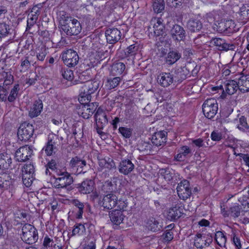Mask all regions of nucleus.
<instances>
[{
	"label": "nucleus",
	"instance_id": "1",
	"mask_svg": "<svg viewBox=\"0 0 249 249\" xmlns=\"http://www.w3.org/2000/svg\"><path fill=\"white\" fill-rule=\"evenodd\" d=\"M57 18L60 28L67 35H77L81 32L82 26L77 19L69 16L63 11L57 14Z\"/></svg>",
	"mask_w": 249,
	"mask_h": 249
},
{
	"label": "nucleus",
	"instance_id": "2",
	"mask_svg": "<svg viewBox=\"0 0 249 249\" xmlns=\"http://www.w3.org/2000/svg\"><path fill=\"white\" fill-rule=\"evenodd\" d=\"M99 83L97 81H87L82 87L81 92L78 98L80 103L86 101L89 102L91 100V95L94 93L99 88Z\"/></svg>",
	"mask_w": 249,
	"mask_h": 249
},
{
	"label": "nucleus",
	"instance_id": "3",
	"mask_svg": "<svg viewBox=\"0 0 249 249\" xmlns=\"http://www.w3.org/2000/svg\"><path fill=\"white\" fill-rule=\"evenodd\" d=\"M57 177H54L51 179V183L54 187L64 188L72 183V178L64 168L62 171H57Z\"/></svg>",
	"mask_w": 249,
	"mask_h": 249
},
{
	"label": "nucleus",
	"instance_id": "4",
	"mask_svg": "<svg viewBox=\"0 0 249 249\" xmlns=\"http://www.w3.org/2000/svg\"><path fill=\"white\" fill-rule=\"evenodd\" d=\"M21 239L28 244L36 243L38 240V233L36 229L31 224H25L22 228Z\"/></svg>",
	"mask_w": 249,
	"mask_h": 249
},
{
	"label": "nucleus",
	"instance_id": "5",
	"mask_svg": "<svg viewBox=\"0 0 249 249\" xmlns=\"http://www.w3.org/2000/svg\"><path fill=\"white\" fill-rule=\"evenodd\" d=\"M202 110L204 115L208 119L213 118L218 110V104L214 98L206 100L203 104Z\"/></svg>",
	"mask_w": 249,
	"mask_h": 249
},
{
	"label": "nucleus",
	"instance_id": "6",
	"mask_svg": "<svg viewBox=\"0 0 249 249\" xmlns=\"http://www.w3.org/2000/svg\"><path fill=\"white\" fill-rule=\"evenodd\" d=\"M35 167L33 164L28 163L24 165L22 169L23 183L27 187L32 185L35 178Z\"/></svg>",
	"mask_w": 249,
	"mask_h": 249
},
{
	"label": "nucleus",
	"instance_id": "7",
	"mask_svg": "<svg viewBox=\"0 0 249 249\" xmlns=\"http://www.w3.org/2000/svg\"><path fill=\"white\" fill-rule=\"evenodd\" d=\"M62 59L64 63L69 67L76 66L79 61L77 52L72 49H68L62 53Z\"/></svg>",
	"mask_w": 249,
	"mask_h": 249
},
{
	"label": "nucleus",
	"instance_id": "8",
	"mask_svg": "<svg viewBox=\"0 0 249 249\" xmlns=\"http://www.w3.org/2000/svg\"><path fill=\"white\" fill-rule=\"evenodd\" d=\"M16 168V165L13 163L10 154L6 152L0 153V170L7 173Z\"/></svg>",
	"mask_w": 249,
	"mask_h": 249
},
{
	"label": "nucleus",
	"instance_id": "9",
	"mask_svg": "<svg viewBox=\"0 0 249 249\" xmlns=\"http://www.w3.org/2000/svg\"><path fill=\"white\" fill-rule=\"evenodd\" d=\"M80 103L81 105L77 108L78 114L84 119H89L95 111L96 106L93 103L86 101Z\"/></svg>",
	"mask_w": 249,
	"mask_h": 249
},
{
	"label": "nucleus",
	"instance_id": "10",
	"mask_svg": "<svg viewBox=\"0 0 249 249\" xmlns=\"http://www.w3.org/2000/svg\"><path fill=\"white\" fill-rule=\"evenodd\" d=\"M33 133L34 127L32 124L26 123L22 124L18 129V139L22 141H27L32 137Z\"/></svg>",
	"mask_w": 249,
	"mask_h": 249
},
{
	"label": "nucleus",
	"instance_id": "11",
	"mask_svg": "<svg viewBox=\"0 0 249 249\" xmlns=\"http://www.w3.org/2000/svg\"><path fill=\"white\" fill-rule=\"evenodd\" d=\"M117 203L118 197L116 195L110 193L104 196L100 205L104 209L111 210L116 207Z\"/></svg>",
	"mask_w": 249,
	"mask_h": 249
},
{
	"label": "nucleus",
	"instance_id": "12",
	"mask_svg": "<svg viewBox=\"0 0 249 249\" xmlns=\"http://www.w3.org/2000/svg\"><path fill=\"white\" fill-rule=\"evenodd\" d=\"M32 152V149L28 145L21 146L15 152V160L18 162H24L29 159Z\"/></svg>",
	"mask_w": 249,
	"mask_h": 249
},
{
	"label": "nucleus",
	"instance_id": "13",
	"mask_svg": "<svg viewBox=\"0 0 249 249\" xmlns=\"http://www.w3.org/2000/svg\"><path fill=\"white\" fill-rule=\"evenodd\" d=\"M177 190L179 198L184 200L188 198L191 194L189 182L187 180L181 181L178 184Z\"/></svg>",
	"mask_w": 249,
	"mask_h": 249
},
{
	"label": "nucleus",
	"instance_id": "14",
	"mask_svg": "<svg viewBox=\"0 0 249 249\" xmlns=\"http://www.w3.org/2000/svg\"><path fill=\"white\" fill-rule=\"evenodd\" d=\"M212 237L209 234L198 233L195 237L194 245L197 248L208 246L212 242Z\"/></svg>",
	"mask_w": 249,
	"mask_h": 249
},
{
	"label": "nucleus",
	"instance_id": "15",
	"mask_svg": "<svg viewBox=\"0 0 249 249\" xmlns=\"http://www.w3.org/2000/svg\"><path fill=\"white\" fill-rule=\"evenodd\" d=\"M106 37L107 41L110 44H114L118 42L121 37V31L117 28H109L106 30Z\"/></svg>",
	"mask_w": 249,
	"mask_h": 249
},
{
	"label": "nucleus",
	"instance_id": "16",
	"mask_svg": "<svg viewBox=\"0 0 249 249\" xmlns=\"http://www.w3.org/2000/svg\"><path fill=\"white\" fill-rule=\"evenodd\" d=\"M95 120L97 129H102L108 122L106 112L100 108H98L95 114Z\"/></svg>",
	"mask_w": 249,
	"mask_h": 249
},
{
	"label": "nucleus",
	"instance_id": "17",
	"mask_svg": "<svg viewBox=\"0 0 249 249\" xmlns=\"http://www.w3.org/2000/svg\"><path fill=\"white\" fill-rule=\"evenodd\" d=\"M174 77L170 72H161L157 77L158 83L163 87H168L174 82Z\"/></svg>",
	"mask_w": 249,
	"mask_h": 249
},
{
	"label": "nucleus",
	"instance_id": "18",
	"mask_svg": "<svg viewBox=\"0 0 249 249\" xmlns=\"http://www.w3.org/2000/svg\"><path fill=\"white\" fill-rule=\"evenodd\" d=\"M153 31L156 36H162L164 33V26L163 20L161 18H154L151 21Z\"/></svg>",
	"mask_w": 249,
	"mask_h": 249
},
{
	"label": "nucleus",
	"instance_id": "19",
	"mask_svg": "<svg viewBox=\"0 0 249 249\" xmlns=\"http://www.w3.org/2000/svg\"><path fill=\"white\" fill-rule=\"evenodd\" d=\"M182 213V209L179 205H175L167 210L166 217L168 220L172 221L179 218Z\"/></svg>",
	"mask_w": 249,
	"mask_h": 249
},
{
	"label": "nucleus",
	"instance_id": "20",
	"mask_svg": "<svg viewBox=\"0 0 249 249\" xmlns=\"http://www.w3.org/2000/svg\"><path fill=\"white\" fill-rule=\"evenodd\" d=\"M212 43L216 47L218 50L220 51H228L234 50L235 49V45L233 44H228L224 40L220 38H213Z\"/></svg>",
	"mask_w": 249,
	"mask_h": 249
},
{
	"label": "nucleus",
	"instance_id": "21",
	"mask_svg": "<svg viewBox=\"0 0 249 249\" xmlns=\"http://www.w3.org/2000/svg\"><path fill=\"white\" fill-rule=\"evenodd\" d=\"M167 133L164 131H160L155 133L152 137V143L157 146L164 145L167 140Z\"/></svg>",
	"mask_w": 249,
	"mask_h": 249
},
{
	"label": "nucleus",
	"instance_id": "22",
	"mask_svg": "<svg viewBox=\"0 0 249 249\" xmlns=\"http://www.w3.org/2000/svg\"><path fill=\"white\" fill-rule=\"evenodd\" d=\"M98 163L101 170H104L107 172L113 169H115V164L113 160L108 157L99 158Z\"/></svg>",
	"mask_w": 249,
	"mask_h": 249
},
{
	"label": "nucleus",
	"instance_id": "23",
	"mask_svg": "<svg viewBox=\"0 0 249 249\" xmlns=\"http://www.w3.org/2000/svg\"><path fill=\"white\" fill-rule=\"evenodd\" d=\"M70 165L73 171H75L78 174L83 172L84 167L86 165V162L85 160L76 157L71 159Z\"/></svg>",
	"mask_w": 249,
	"mask_h": 249
},
{
	"label": "nucleus",
	"instance_id": "24",
	"mask_svg": "<svg viewBox=\"0 0 249 249\" xmlns=\"http://www.w3.org/2000/svg\"><path fill=\"white\" fill-rule=\"evenodd\" d=\"M172 37L178 41L182 40L185 36V31L180 26L174 25L170 31Z\"/></svg>",
	"mask_w": 249,
	"mask_h": 249
},
{
	"label": "nucleus",
	"instance_id": "25",
	"mask_svg": "<svg viewBox=\"0 0 249 249\" xmlns=\"http://www.w3.org/2000/svg\"><path fill=\"white\" fill-rule=\"evenodd\" d=\"M120 180L118 178H113L105 182L103 187L107 191H116L120 189Z\"/></svg>",
	"mask_w": 249,
	"mask_h": 249
},
{
	"label": "nucleus",
	"instance_id": "26",
	"mask_svg": "<svg viewBox=\"0 0 249 249\" xmlns=\"http://www.w3.org/2000/svg\"><path fill=\"white\" fill-rule=\"evenodd\" d=\"M94 182L93 180L87 179L83 181L78 187L80 192L84 194H89L94 189Z\"/></svg>",
	"mask_w": 249,
	"mask_h": 249
},
{
	"label": "nucleus",
	"instance_id": "27",
	"mask_svg": "<svg viewBox=\"0 0 249 249\" xmlns=\"http://www.w3.org/2000/svg\"><path fill=\"white\" fill-rule=\"evenodd\" d=\"M134 168V165L129 160H122L120 163L119 172L124 175H127L130 173Z\"/></svg>",
	"mask_w": 249,
	"mask_h": 249
},
{
	"label": "nucleus",
	"instance_id": "28",
	"mask_svg": "<svg viewBox=\"0 0 249 249\" xmlns=\"http://www.w3.org/2000/svg\"><path fill=\"white\" fill-rule=\"evenodd\" d=\"M221 213L224 217L230 215L234 218L238 217L241 213V208L239 205L234 204L231 208L229 212L225 210L221 207Z\"/></svg>",
	"mask_w": 249,
	"mask_h": 249
},
{
	"label": "nucleus",
	"instance_id": "29",
	"mask_svg": "<svg viewBox=\"0 0 249 249\" xmlns=\"http://www.w3.org/2000/svg\"><path fill=\"white\" fill-rule=\"evenodd\" d=\"M237 82L239 90L242 92L249 91V75H242Z\"/></svg>",
	"mask_w": 249,
	"mask_h": 249
},
{
	"label": "nucleus",
	"instance_id": "30",
	"mask_svg": "<svg viewBox=\"0 0 249 249\" xmlns=\"http://www.w3.org/2000/svg\"><path fill=\"white\" fill-rule=\"evenodd\" d=\"M43 108L42 102L40 100H36L35 102L29 111V116L31 118H34L38 116L42 111Z\"/></svg>",
	"mask_w": 249,
	"mask_h": 249
},
{
	"label": "nucleus",
	"instance_id": "31",
	"mask_svg": "<svg viewBox=\"0 0 249 249\" xmlns=\"http://www.w3.org/2000/svg\"><path fill=\"white\" fill-rule=\"evenodd\" d=\"M72 203L75 207L72 213H74V215L76 218H82L84 207L83 203L77 199L72 200Z\"/></svg>",
	"mask_w": 249,
	"mask_h": 249
},
{
	"label": "nucleus",
	"instance_id": "32",
	"mask_svg": "<svg viewBox=\"0 0 249 249\" xmlns=\"http://www.w3.org/2000/svg\"><path fill=\"white\" fill-rule=\"evenodd\" d=\"M145 226L148 230L153 232L158 231L161 229L159 222L154 217H150L147 220Z\"/></svg>",
	"mask_w": 249,
	"mask_h": 249
},
{
	"label": "nucleus",
	"instance_id": "33",
	"mask_svg": "<svg viewBox=\"0 0 249 249\" xmlns=\"http://www.w3.org/2000/svg\"><path fill=\"white\" fill-rule=\"evenodd\" d=\"M111 221L116 225L120 224L124 220V216L121 211H112L109 214Z\"/></svg>",
	"mask_w": 249,
	"mask_h": 249
},
{
	"label": "nucleus",
	"instance_id": "34",
	"mask_svg": "<svg viewBox=\"0 0 249 249\" xmlns=\"http://www.w3.org/2000/svg\"><path fill=\"white\" fill-rule=\"evenodd\" d=\"M202 27L201 22L197 19H190L187 23V28L191 32L199 31Z\"/></svg>",
	"mask_w": 249,
	"mask_h": 249
},
{
	"label": "nucleus",
	"instance_id": "35",
	"mask_svg": "<svg viewBox=\"0 0 249 249\" xmlns=\"http://www.w3.org/2000/svg\"><path fill=\"white\" fill-rule=\"evenodd\" d=\"M225 90L229 94H234L238 89L237 82L235 80H228L225 83Z\"/></svg>",
	"mask_w": 249,
	"mask_h": 249
},
{
	"label": "nucleus",
	"instance_id": "36",
	"mask_svg": "<svg viewBox=\"0 0 249 249\" xmlns=\"http://www.w3.org/2000/svg\"><path fill=\"white\" fill-rule=\"evenodd\" d=\"M181 57L180 53L176 51H171L168 53L166 57V63L168 65H172L176 62Z\"/></svg>",
	"mask_w": 249,
	"mask_h": 249
},
{
	"label": "nucleus",
	"instance_id": "37",
	"mask_svg": "<svg viewBox=\"0 0 249 249\" xmlns=\"http://www.w3.org/2000/svg\"><path fill=\"white\" fill-rule=\"evenodd\" d=\"M178 153L175 157L177 161H183L191 152L190 149L187 146H183L178 150Z\"/></svg>",
	"mask_w": 249,
	"mask_h": 249
},
{
	"label": "nucleus",
	"instance_id": "38",
	"mask_svg": "<svg viewBox=\"0 0 249 249\" xmlns=\"http://www.w3.org/2000/svg\"><path fill=\"white\" fill-rule=\"evenodd\" d=\"M63 168H60L59 165L57 164L54 160H52L49 162L46 166V174H50L49 169L51 170L56 175L58 174L57 171H62Z\"/></svg>",
	"mask_w": 249,
	"mask_h": 249
},
{
	"label": "nucleus",
	"instance_id": "39",
	"mask_svg": "<svg viewBox=\"0 0 249 249\" xmlns=\"http://www.w3.org/2000/svg\"><path fill=\"white\" fill-rule=\"evenodd\" d=\"M125 69V65L122 62H117L113 64L111 67V72L113 75H120Z\"/></svg>",
	"mask_w": 249,
	"mask_h": 249
},
{
	"label": "nucleus",
	"instance_id": "40",
	"mask_svg": "<svg viewBox=\"0 0 249 249\" xmlns=\"http://www.w3.org/2000/svg\"><path fill=\"white\" fill-rule=\"evenodd\" d=\"M215 240L221 247H225L227 242V238L225 234L221 231H217L215 234Z\"/></svg>",
	"mask_w": 249,
	"mask_h": 249
},
{
	"label": "nucleus",
	"instance_id": "41",
	"mask_svg": "<svg viewBox=\"0 0 249 249\" xmlns=\"http://www.w3.org/2000/svg\"><path fill=\"white\" fill-rule=\"evenodd\" d=\"M152 7L154 11L156 13H161L165 8L164 0H153Z\"/></svg>",
	"mask_w": 249,
	"mask_h": 249
},
{
	"label": "nucleus",
	"instance_id": "42",
	"mask_svg": "<svg viewBox=\"0 0 249 249\" xmlns=\"http://www.w3.org/2000/svg\"><path fill=\"white\" fill-rule=\"evenodd\" d=\"M14 180L12 178L5 180L1 183H0V192L2 193L6 190L10 192L13 188Z\"/></svg>",
	"mask_w": 249,
	"mask_h": 249
},
{
	"label": "nucleus",
	"instance_id": "43",
	"mask_svg": "<svg viewBox=\"0 0 249 249\" xmlns=\"http://www.w3.org/2000/svg\"><path fill=\"white\" fill-rule=\"evenodd\" d=\"M55 242L53 238L48 236H45L43 239L42 247L45 249H52L55 246Z\"/></svg>",
	"mask_w": 249,
	"mask_h": 249
},
{
	"label": "nucleus",
	"instance_id": "44",
	"mask_svg": "<svg viewBox=\"0 0 249 249\" xmlns=\"http://www.w3.org/2000/svg\"><path fill=\"white\" fill-rule=\"evenodd\" d=\"M55 149L54 142H53L52 138L49 136L48 142L44 148L45 153L48 156H51L53 154Z\"/></svg>",
	"mask_w": 249,
	"mask_h": 249
},
{
	"label": "nucleus",
	"instance_id": "45",
	"mask_svg": "<svg viewBox=\"0 0 249 249\" xmlns=\"http://www.w3.org/2000/svg\"><path fill=\"white\" fill-rule=\"evenodd\" d=\"M120 81L121 78L119 77H114L112 79H109L107 81L106 86L109 89H114L119 85Z\"/></svg>",
	"mask_w": 249,
	"mask_h": 249
},
{
	"label": "nucleus",
	"instance_id": "46",
	"mask_svg": "<svg viewBox=\"0 0 249 249\" xmlns=\"http://www.w3.org/2000/svg\"><path fill=\"white\" fill-rule=\"evenodd\" d=\"M47 54V51L44 47L38 48L36 50V57L39 61H43Z\"/></svg>",
	"mask_w": 249,
	"mask_h": 249
},
{
	"label": "nucleus",
	"instance_id": "47",
	"mask_svg": "<svg viewBox=\"0 0 249 249\" xmlns=\"http://www.w3.org/2000/svg\"><path fill=\"white\" fill-rule=\"evenodd\" d=\"M209 139H208L207 142L204 141L201 138H198L196 139L193 140L192 143L196 147H207L209 146L208 142Z\"/></svg>",
	"mask_w": 249,
	"mask_h": 249
},
{
	"label": "nucleus",
	"instance_id": "48",
	"mask_svg": "<svg viewBox=\"0 0 249 249\" xmlns=\"http://www.w3.org/2000/svg\"><path fill=\"white\" fill-rule=\"evenodd\" d=\"M88 60L90 61V64L88 63V65L91 66H94L96 64L99 60V56L96 52H92L88 56Z\"/></svg>",
	"mask_w": 249,
	"mask_h": 249
},
{
	"label": "nucleus",
	"instance_id": "49",
	"mask_svg": "<svg viewBox=\"0 0 249 249\" xmlns=\"http://www.w3.org/2000/svg\"><path fill=\"white\" fill-rule=\"evenodd\" d=\"M18 90L19 85L18 84L15 85L13 88L11 89L10 94L8 97V100L9 102H13L16 99Z\"/></svg>",
	"mask_w": 249,
	"mask_h": 249
},
{
	"label": "nucleus",
	"instance_id": "50",
	"mask_svg": "<svg viewBox=\"0 0 249 249\" xmlns=\"http://www.w3.org/2000/svg\"><path fill=\"white\" fill-rule=\"evenodd\" d=\"M128 203L127 199L125 198H122L119 200L118 199V203L116 207L118 209L120 210L119 211H125L128 206Z\"/></svg>",
	"mask_w": 249,
	"mask_h": 249
},
{
	"label": "nucleus",
	"instance_id": "51",
	"mask_svg": "<svg viewBox=\"0 0 249 249\" xmlns=\"http://www.w3.org/2000/svg\"><path fill=\"white\" fill-rule=\"evenodd\" d=\"M119 132L124 137L129 138L132 135V130L127 127H120L119 128Z\"/></svg>",
	"mask_w": 249,
	"mask_h": 249
},
{
	"label": "nucleus",
	"instance_id": "52",
	"mask_svg": "<svg viewBox=\"0 0 249 249\" xmlns=\"http://www.w3.org/2000/svg\"><path fill=\"white\" fill-rule=\"evenodd\" d=\"M63 77L68 81H71L73 78V71L69 69L64 70L62 71Z\"/></svg>",
	"mask_w": 249,
	"mask_h": 249
},
{
	"label": "nucleus",
	"instance_id": "53",
	"mask_svg": "<svg viewBox=\"0 0 249 249\" xmlns=\"http://www.w3.org/2000/svg\"><path fill=\"white\" fill-rule=\"evenodd\" d=\"M85 230V227L81 224L75 225L72 230V235H79Z\"/></svg>",
	"mask_w": 249,
	"mask_h": 249
},
{
	"label": "nucleus",
	"instance_id": "54",
	"mask_svg": "<svg viewBox=\"0 0 249 249\" xmlns=\"http://www.w3.org/2000/svg\"><path fill=\"white\" fill-rule=\"evenodd\" d=\"M38 18L35 15H33L31 14H29L28 15V19H27V27L30 28L31 26H32L37 20Z\"/></svg>",
	"mask_w": 249,
	"mask_h": 249
},
{
	"label": "nucleus",
	"instance_id": "55",
	"mask_svg": "<svg viewBox=\"0 0 249 249\" xmlns=\"http://www.w3.org/2000/svg\"><path fill=\"white\" fill-rule=\"evenodd\" d=\"M30 67V62L29 60L26 58L24 59L21 60L20 67L21 72L26 71Z\"/></svg>",
	"mask_w": 249,
	"mask_h": 249
},
{
	"label": "nucleus",
	"instance_id": "56",
	"mask_svg": "<svg viewBox=\"0 0 249 249\" xmlns=\"http://www.w3.org/2000/svg\"><path fill=\"white\" fill-rule=\"evenodd\" d=\"M160 174L167 181H170L173 178V174L169 170L161 169Z\"/></svg>",
	"mask_w": 249,
	"mask_h": 249
},
{
	"label": "nucleus",
	"instance_id": "57",
	"mask_svg": "<svg viewBox=\"0 0 249 249\" xmlns=\"http://www.w3.org/2000/svg\"><path fill=\"white\" fill-rule=\"evenodd\" d=\"M137 50V47L134 44L128 46L125 51V54L126 56L133 55Z\"/></svg>",
	"mask_w": 249,
	"mask_h": 249
},
{
	"label": "nucleus",
	"instance_id": "58",
	"mask_svg": "<svg viewBox=\"0 0 249 249\" xmlns=\"http://www.w3.org/2000/svg\"><path fill=\"white\" fill-rule=\"evenodd\" d=\"M239 124L237 125V128L241 130H245L247 128L248 124L246 122V118L242 116L239 118Z\"/></svg>",
	"mask_w": 249,
	"mask_h": 249
},
{
	"label": "nucleus",
	"instance_id": "59",
	"mask_svg": "<svg viewBox=\"0 0 249 249\" xmlns=\"http://www.w3.org/2000/svg\"><path fill=\"white\" fill-rule=\"evenodd\" d=\"M0 86V100L5 101L7 99L8 91L5 87Z\"/></svg>",
	"mask_w": 249,
	"mask_h": 249
},
{
	"label": "nucleus",
	"instance_id": "60",
	"mask_svg": "<svg viewBox=\"0 0 249 249\" xmlns=\"http://www.w3.org/2000/svg\"><path fill=\"white\" fill-rule=\"evenodd\" d=\"M211 138L213 141H219L222 138V135L220 132L213 131L211 134Z\"/></svg>",
	"mask_w": 249,
	"mask_h": 249
},
{
	"label": "nucleus",
	"instance_id": "61",
	"mask_svg": "<svg viewBox=\"0 0 249 249\" xmlns=\"http://www.w3.org/2000/svg\"><path fill=\"white\" fill-rule=\"evenodd\" d=\"M4 76L5 78V79L3 83L4 86H7L12 83L13 81V76L11 74L9 73L8 72H6L5 73V75H4Z\"/></svg>",
	"mask_w": 249,
	"mask_h": 249
},
{
	"label": "nucleus",
	"instance_id": "62",
	"mask_svg": "<svg viewBox=\"0 0 249 249\" xmlns=\"http://www.w3.org/2000/svg\"><path fill=\"white\" fill-rule=\"evenodd\" d=\"M232 241L237 249H240L241 248L240 240L236 236L234 231H232Z\"/></svg>",
	"mask_w": 249,
	"mask_h": 249
},
{
	"label": "nucleus",
	"instance_id": "63",
	"mask_svg": "<svg viewBox=\"0 0 249 249\" xmlns=\"http://www.w3.org/2000/svg\"><path fill=\"white\" fill-rule=\"evenodd\" d=\"M37 74L36 73H32L30 74L29 78L27 80L26 83L29 85L35 84L37 80Z\"/></svg>",
	"mask_w": 249,
	"mask_h": 249
},
{
	"label": "nucleus",
	"instance_id": "64",
	"mask_svg": "<svg viewBox=\"0 0 249 249\" xmlns=\"http://www.w3.org/2000/svg\"><path fill=\"white\" fill-rule=\"evenodd\" d=\"M173 238V233L171 231H167L164 235V240L166 241H170Z\"/></svg>",
	"mask_w": 249,
	"mask_h": 249
}]
</instances>
